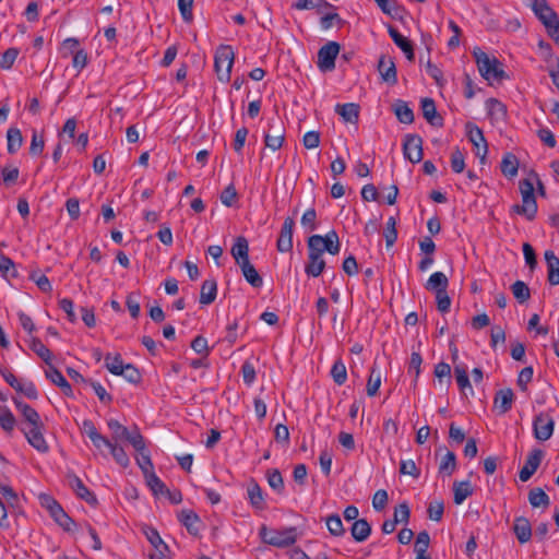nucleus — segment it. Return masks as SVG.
Segmentation results:
<instances>
[{
  "label": "nucleus",
  "instance_id": "1",
  "mask_svg": "<svg viewBox=\"0 0 559 559\" xmlns=\"http://www.w3.org/2000/svg\"><path fill=\"white\" fill-rule=\"evenodd\" d=\"M473 56L476 60L480 75L487 81L501 82L509 79L508 74L502 69L501 62L497 58H490L485 51L479 48L474 49Z\"/></svg>",
  "mask_w": 559,
  "mask_h": 559
},
{
  "label": "nucleus",
  "instance_id": "2",
  "mask_svg": "<svg viewBox=\"0 0 559 559\" xmlns=\"http://www.w3.org/2000/svg\"><path fill=\"white\" fill-rule=\"evenodd\" d=\"M519 189L522 197V204L512 205V212L525 216L528 221L536 217L538 205L534 194V180L528 178L522 179L519 182Z\"/></svg>",
  "mask_w": 559,
  "mask_h": 559
},
{
  "label": "nucleus",
  "instance_id": "3",
  "mask_svg": "<svg viewBox=\"0 0 559 559\" xmlns=\"http://www.w3.org/2000/svg\"><path fill=\"white\" fill-rule=\"evenodd\" d=\"M259 535L264 543L280 548L288 547L297 540L296 527L271 530L266 525H262Z\"/></svg>",
  "mask_w": 559,
  "mask_h": 559
},
{
  "label": "nucleus",
  "instance_id": "4",
  "mask_svg": "<svg viewBox=\"0 0 559 559\" xmlns=\"http://www.w3.org/2000/svg\"><path fill=\"white\" fill-rule=\"evenodd\" d=\"M235 53L229 45H221L214 56V69L217 79L227 83L230 80L231 69L234 66Z\"/></svg>",
  "mask_w": 559,
  "mask_h": 559
},
{
  "label": "nucleus",
  "instance_id": "5",
  "mask_svg": "<svg viewBox=\"0 0 559 559\" xmlns=\"http://www.w3.org/2000/svg\"><path fill=\"white\" fill-rule=\"evenodd\" d=\"M340 49L341 45L336 41H328L319 49L317 66L322 72L335 69V59Z\"/></svg>",
  "mask_w": 559,
  "mask_h": 559
},
{
  "label": "nucleus",
  "instance_id": "6",
  "mask_svg": "<svg viewBox=\"0 0 559 559\" xmlns=\"http://www.w3.org/2000/svg\"><path fill=\"white\" fill-rule=\"evenodd\" d=\"M555 429V420L546 413H539L534 417V437L539 441H547L551 438Z\"/></svg>",
  "mask_w": 559,
  "mask_h": 559
},
{
  "label": "nucleus",
  "instance_id": "7",
  "mask_svg": "<svg viewBox=\"0 0 559 559\" xmlns=\"http://www.w3.org/2000/svg\"><path fill=\"white\" fill-rule=\"evenodd\" d=\"M1 376L10 386L23 393L27 399L36 400L38 397L37 389L32 381L22 382L8 369H1Z\"/></svg>",
  "mask_w": 559,
  "mask_h": 559
},
{
  "label": "nucleus",
  "instance_id": "8",
  "mask_svg": "<svg viewBox=\"0 0 559 559\" xmlns=\"http://www.w3.org/2000/svg\"><path fill=\"white\" fill-rule=\"evenodd\" d=\"M403 154L411 163L423 159V139L418 134H406L403 142Z\"/></svg>",
  "mask_w": 559,
  "mask_h": 559
},
{
  "label": "nucleus",
  "instance_id": "9",
  "mask_svg": "<svg viewBox=\"0 0 559 559\" xmlns=\"http://www.w3.org/2000/svg\"><path fill=\"white\" fill-rule=\"evenodd\" d=\"M44 424L35 427H22L21 430L24 433L27 442L40 453H47L49 445L44 437Z\"/></svg>",
  "mask_w": 559,
  "mask_h": 559
},
{
  "label": "nucleus",
  "instance_id": "10",
  "mask_svg": "<svg viewBox=\"0 0 559 559\" xmlns=\"http://www.w3.org/2000/svg\"><path fill=\"white\" fill-rule=\"evenodd\" d=\"M285 139V130L280 120H271L269 122V130L264 135L265 146L276 151L283 145Z\"/></svg>",
  "mask_w": 559,
  "mask_h": 559
},
{
  "label": "nucleus",
  "instance_id": "11",
  "mask_svg": "<svg viewBox=\"0 0 559 559\" xmlns=\"http://www.w3.org/2000/svg\"><path fill=\"white\" fill-rule=\"evenodd\" d=\"M531 9L536 17L546 26L558 20V14L549 7L546 0H530Z\"/></svg>",
  "mask_w": 559,
  "mask_h": 559
},
{
  "label": "nucleus",
  "instance_id": "12",
  "mask_svg": "<svg viewBox=\"0 0 559 559\" xmlns=\"http://www.w3.org/2000/svg\"><path fill=\"white\" fill-rule=\"evenodd\" d=\"M544 457V451L540 449H534L527 455L524 466L519 472V478L521 481H527L539 467Z\"/></svg>",
  "mask_w": 559,
  "mask_h": 559
},
{
  "label": "nucleus",
  "instance_id": "13",
  "mask_svg": "<svg viewBox=\"0 0 559 559\" xmlns=\"http://www.w3.org/2000/svg\"><path fill=\"white\" fill-rule=\"evenodd\" d=\"M378 71L385 83L390 85L397 83V71L392 57L381 55L378 61Z\"/></svg>",
  "mask_w": 559,
  "mask_h": 559
},
{
  "label": "nucleus",
  "instance_id": "14",
  "mask_svg": "<svg viewBox=\"0 0 559 559\" xmlns=\"http://www.w3.org/2000/svg\"><path fill=\"white\" fill-rule=\"evenodd\" d=\"M295 227V221L292 217L284 219L280 237L276 242V248L280 252H289L293 250V231Z\"/></svg>",
  "mask_w": 559,
  "mask_h": 559
},
{
  "label": "nucleus",
  "instance_id": "15",
  "mask_svg": "<svg viewBox=\"0 0 559 559\" xmlns=\"http://www.w3.org/2000/svg\"><path fill=\"white\" fill-rule=\"evenodd\" d=\"M465 128L467 138L472 144L481 143V152L478 150V152H476V156L479 157L480 162L484 164L488 153V144L484 136L483 130L472 122H467Z\"/></svg>",
  "mask_w": 559,
  "mask_h": 559
},
{
  "label": "nucleus",
  "instance_id": "16",
  "mask_svg": "<svg viewBox=\"0 0 559 559\" xmlns=\"http://www.w3.org/2000/svg\"><path fill=\"white\" fill-rule=\"evenodd\" d=\"M12 401L17 411L21 413L24 423L27 425L26 427H38V425L44 424L38 412L34 407L16 397H13Z\"/></svg>",
  "mask_w": 559,
  "mask_h": 559
},
{
  "label": "nucleus",
  "instance_id": "17",
  "mask_svg": "<svg viewBox=\"0 0 559 559\" xmlns=\"http://www.w3.org/2000/svg\"><path fill=\"white\" fill-rule=\"evenodd\" d=\"M421 111L424 118L432 127H443V118L437 112L435 100L430 97L421 99Z\"/></svg>",
  "mask_w": 559,
  "mask_h": 559
},
{
  "label": "nucleus",
  "instance_id": "18",
  "mask_svg": "<svg viewBox=\"0 0 559 559\" xmlns=\"http://www.w3.org/2000/svg\"><path fill=\"white\" fill-rule=\"evenodd\" d=\"M69 485L74 490L78 497L85 500L88 504H96L97 498L96 496L88 490V488L83 484L81 478L76 475L72 474L68 476Z\"/></svg>",
  "mask_w": 559,
  "mask_h": 559
},
{
  "label": "nucleus",
  "instance_id": "19",
  "mask_svg": "<svg viewBox=\"0 0 559 559\" xmlns=\"http://www.w3.org/2000/svg\"><path fill=\"white\" fill-rule=\"evenodd\" d=\"M513 533L520 544H526L532 538V525L525 516L514 519Z\"/></svg>",
  "mask_w": 559,
  "mask_h": 559
},
{
  "label": "nucleus",
  "instance_id": "20",
  "mask_svg": "<svg viewBox=\"0 0 559 559\" xmlns=\"http://www.w3.org/2000/svg\"><path fill=\"white\" fill-rule=\"evenodd\" d=\"M544 258L547 264V280L550 285H559V258L552 250H546Z\"/></svg>",
  "mask_w": 559,
  "mask_h": 559
},
{
  "label": "nucleus",
  "instance_id": "21",
  "mask_svg": "<svg viewBox=\"0 0 559 559\" xmlns=\"http://www.w3.org/2000/svg\"><path fill=\"white\" fill-rule=\"evenodd\" d=\"M230 253L237 265L248 262L249 260V242L246 237L239 236L230 249Z\"/></svg>",
  "mask_w": 559,
  "mask_h": 559
},
{
  "label": "nucleus",
  "instance_id": "22",
  "mask_svg": "<svg viewBox=\"0 0 559 559\" xmlns=\"http://www.w3.org/2000/svg\"><path fill=\"white\" fill-rule=\"evenodd\" d=\"M179 521L187 528V531L193 535L198 536L200 533L201 520L199 515L191 510H182L179 514Z\"/></svg>",
  "mask_w": 559,
  "mask_h": 559
},
{
  "label": "nucleus",
  "instance_id": "23",
  "mask_svg": "<svg viewBox=\"0 0 559 559\" xmlns=\"http://www.w3.org/2000/svg\"><path fill=\"white\" fill-rule=\"evenodd\" d=\"M335 111L345 122L357 123L359 119V105L355 103L337 104Z\"/></svg>",
  "mask_w": 559,
  "mask_h": 559
},
{
  "label": "nucleus",
  "instance_id": "24",
  "mask_svg": "<svg viewBox=\"0 0 559 559\" xmlns=\"http://www.w3.org/2000/svg\"><path fill=\"white\" fill-rule=\"evenodd\" d=\"M46 377L57 386L61 389L64 395L72 396L73 391L70 383L62 376V373L55 368L53 366H49V369L46 371Z\"/></svg>",
  "mask_w": 559,
  "mask_h": 559
},
{
  "label": "nucleus",
  "instance_id": "25",
  "mask_svg": "<svg viewBox=\"0 0 559 559\" xmlns=\"http://www.w3.org/2000/svg\"><path fill=\"white\" fill-rule=\"evenodd\" d=\"M247 493L250 504L257 510H264L265 502L261 487L254 480H252L247 488Z\"/></svg>",
  "mask_w": 559,
  "mask_h": 559
},
{
  "label": "nucleus",
  "instance_id": "26",
  "mask_svg": "<svg viewBox=\"0 0 559 559\" xmlns=\"http://www.w3.org/2000/svg\"><path fill=\"white\" fill-rule=\"evenodd\" d=\"M350 534L356 542L361 543L370 536L371 526L366 519H358L353 523Z\"/></svg>",
  "mask_w": 559,
  "mask_h": 559
},
{
  "label": "nucleus",
  "instance_id": "27",
  "mask_svg": "<svg viewBox=\"0 0 559 559\" xmlns=\"http://www.w3.org/2000/svg\"><path fill=\"white\" fill-rule=\"evenodd\" d=\"M394 114L401 123L411 124L414 122V112L408 104L399 99L393 105Z\"/></svg>",
  "mask_w": 559,
  "mask_h": 559
},
{
  "label": "nucleus",
  "instance_id": "28",
  "mask_svg": "<svg viewBox=\"0 0 559 559\" xmlns=\"http://www.w3.org/2000/svg\"><path fill=\"white\" fill-rule=\"evenodd\" d=\"M513 391L511 389L499 390L495 396V406L501 414L509 412L512 407Z\"/></svg>",
  "mask_w": 559,
  "mask_h": 559
},
{
  "label": "nucleus",
  "instance_id": "29",
  "mask_svg": "<svg viewBox=\"0 0 559 559\" xmlns=\"http://www.w3.org/2000/svg\"><path fill=\"white\" fill-rule=\"evenodd\" d=\"M449 280L442 272H435L430 275L426 283V289L436 293L444 292L448 289Z\"/></svg>",
  "mask_w": 559,
  "mask_h": 559
},
{
  "label": "nucleus",
  "instance_id": "30",
  "mask_svg": "<svg viewBox=\"0 0 559 559\" xmlns=\"http://www.w3.org/2000/svg\"><path fill=\"white\" fill-rule=\"evenodd\" d=\"M241 270V273L246 281L254 288H259L263 285V280L260 276L259 272L255 270V267L248 262H243L242 264L238 265Z\"/></svg>",
  "mask_w": 559,
  "mask_h": 559
},
{
  "label": "nucleus",
  "instance_id": "31",
  "mask_svg": "<svg viewBox=\"0 0 559 559\" xmlns=\"http://www.w3.org/2000/svg\"><path fill=\"white\" fill-rule=\"evenodd\" d=\"M217 295V283L215 280H206L203 282L200 292V304L210 305L212 304Z\"/></svg>",
  "mask_w": 559,
  "mask_h": 559
},
{
  "label": "nucleus",
  "instance_id": "32",
  "mask_svg": "<svg viewBox=\"0 0 559 559\" xmlns=\"http://www.w3.org/2000/svg\"><path fill=\"white\" fill-rule=\"evenodd\" d=\"M453 500L455 504H462L465 499L473 495V487L469 480L453 483Z\"/></svg>",
  "mask_w": 559,
  "mask_h": 559
},
{
  "label": "nucleus",
  "instance_id": "33",
  "mask_svg": "<svg viewBox=\"0 0 559 559\" xmlns=\"http://www.w3.org/2000/svg\"><path fill=\"white\" fill-rule=\"evenodd\" d=\"M501 173L508 177L513 178L518 175L519 170V159L518 157L512 153H507L503 155L501 165H500Z\"/></svg>",
  "mask_w": 559,
  "mask_h": 559
},
{
  "label": "nucleus",
  "instance_id": "34",
  "mask_svg": "<svg viewBox=\"0 0 559 559\" xmlns=\"http://www.w3.org/2000/svg\"><path fill=\"white\" fill-rule=\"evenodd\" d=\"M325 267V261L322 255L308 254V262L305 272L308 276L318 277Z\"/></svg>",
  "mask_w": 559,
  "mask_h": 559
},
{
  "label": "nucleus",
  "instance_id": "35",
  "mask_svg": "<svg viewBox=\"0 0 559 559\" xmlns=\"http://www.w3.org/2000/svg\"><path fill=\"white\" fill-rule=\"evenodd\" d=\"M454 376L460 391L464 394H467L466 391H469L473 395L474 391L468 379L467 368L463 365L454 366Z\"/></svg>",
  "mask_w": 559,
  "mask_h": 559
},
{
  "label": "nucleus",
  "instance_id": "36",
  "mask_svg": "<svg viewBox=\"0 0 559 559\" xmlns=\"http://www.w3.org/2000/svg\"><path fill=\"white\" fill-rule=\"evenodd\" d=\"M528 502L533 508L547 509L550 506L549 496L539 487L530 490Z\"/></svg>",
  "mask_w": 559,
  "mask_h": 559
},
{
  "label": "nucleus",
  "instance_id": "37",
  "mask_svg": "<svg viewBox=\"0 0 559 559\" xmlns=\"http://www.w3.org/2000/svg\"><path fill=\"white\" fill-rule=\"evenodd\" d=\"M23 144V135L20 129L10 128L7 131V150L8 153L13 155L15 154Z\"/></svg>",
  "mask_w": 559,
  "mask_h": 559
},
{
  "label": "nucleus",
  "instance_id": "38",
  "mask_svg": "<svg viewBox=\"0 0 559 559\" xmlns=\"http://www.w3.org/2000/svg\"><path fill=\"white\" fill-rule=\"evenodd\" d=\"M456 469V455L452 451H447V453L441 457L438 466L439 474L443 476H451Z\"/></svg>",
  "mask_w": 559,
  "mask_h": 559
},
{
  "label": "nucleus",
  "instance_id": "39",
  "mask_svg": "<svg viewBox=\"0 0 559 559\" xmlns=\"http://www.w3.org/2000/svg\"><path fill=\"white\" fill-rule=\"evenodd\" d=\"M292 8L296 10L317 9L318 12H321L322 9H335V7L326 0H297L292 4Z\"/></svg>",
  "mask_w": 559,
  "mask_h": 559
},
{
  "label": "nucleus",
  "instance_id": "40",
  "mask_svg": "<svg viewBox=\"0 0 559 559\" xmlns=\"http://www.w3.org/2000/svg\"><path fill=\"white\" fill-rule=\"evenodd\" d=\"M107 426L111 431V438L114 443H118L119 441L126 440L129 437V429L120 424L117 419H109L107 421Z\"/></svg>",
  "mask_w": 559,
  "mask_h": 559
},
{
  "label": "nucleus",
  "instance_id": "41",
  "mask_svg": "<svg viewBox=\"0 0 559 559\" xmlns=\"http://www.w3.org/2000/svg\"><path fill=\"white\" fill-rule=\"evenodd\" d=\"M16 418L7 406H0V427L7 432L12 433L16 426Z\"/></svg>",
  "mask_w": 559,
  "mask_h": 559
},
{
  "label": "nucleus",
  "instance_id": "42",
  "mask_svg": "<svg viewBox=\"0 0 559 559\" xmlns=\"http://www.w3.org/2000/svg\"><path fill=\"white\" fill-rule=\"evenodd\" d=\"M321 245L324 251H328L333 255L337 254L340 252L341 243L336 231L331 230L323 236V242H321Z\"/></svg>",
  "mask_w": 559,
  "mask_h": 559
},
{
  "label": "nucleus",
  "instance_id": "43",
  "mask_svg": "<svg viewBox=\"0 0 559 559\" xmlns=\"http://www.w3.org/2000/svg\"><path fill=\"white\" fill-rule=\"evenodd\" d=\"M380 385H381V372L378 369V367L376 365H373L370 369V376H369V379L367 382V388H366L367 394L369 396H374L378 393Z\"/></svg>",
  "mask_w": 559,
  "mask_h": 559
},
{
  "label": "nucleus",
  "instance_id": "44",
  "mask_svg": "<svg viewBox=\"0 0 559 559\" xmlns=\"http://www.w3.org/2000/svg\"><path fill=\"white\" fill-rule=\"evenodd\" d=\"M331 377L337 385H342L346 382L347 370H346V366L342 361V359H337L334 361V364L331 368Z\"/></svg>",
  "mask_w": 559,
  "mask_h": 559
},
{
  "label": "nucleus",
  "instance_id": "45",
  "mask_svg": "<svg viewBox=\"0 0 559 559\" xmlns=\"http://www.w3.org/2000/svg\"><path fill=\"white\" fill-rule=\"evenodd\" d=\"M514 298L520 302L524 304L531 298V290L523 281H516L511 286Z\"/></svg>",
  "mask_w": 559,
  "mask_h": 559
},
{
  "label": "nucleus",
  "instance_id": "46",
  "mask_svg": "<svg viewBox=\"0 0 559 559\" xmlns=\"http://www.w3.org/2000/svg\"><path fill=\"white\" fill-rule=\"evenodd\" d=\"M325 524L329 532L333 536H343L345 534V528L343 526L341 516L338 514H331L325 518Z\"/></svg>",
  "mask_w": 559,
  "mask_h": 559
},
{
  "label": "nucleus",
  "instance_id": "47",
  "mask_svg": "<svg viewBox=\"0 0 559 559\" xmlns=\"http://www.w3.org/2000/svg\"><path fill=\"white\" fill-rule=\"evenodd\" d=\"M0 273L7 280L17 277L13 260L4 254H0Z\"/></svg>",
  "mask_w": 559,
  "mask_h": 559
},
{
  "label": "nucleus",
  "instance_id": "48",
  "mask_svg": "<svg viewBox=\"0 0 559 559\" xmlns=\"http://www.w3.org/2000/svg\"><path fill=\"white\" fill-rule=\"evenodd\" d=\"M31 349L36 353L47 365H50L52 355L51 352L43 344V342L37 337H32Z\"/></svg>",
  "mask_w": 559,
  "mask_h": 559
},
{
  "label": "nucleus",
  "instance_id": "49",
  "mask_svg": "<svg viewBox=\"0 0 559 559\" xmlns=\"http://www.w3.org/2000/svg\"><path fill=\"white\" fill-rule=\"evenodd\" d=\"M444 512V503L441 499L431 500L427 508L428 518L432 521L440 522Z\"/></svg>",
  "mask_w": 559,
  "mask_h": 559
},
{
  "label": "nucleus",
  "instance_id": "50",
  "mask_svg": "<svg viewBox=\"0 0 559 559\" xmlns=\"http://www.w3.org/2000/svg\"><path fill=\"white\" fill-rule=\"evenodd\" d=\"M386 247H392L397 239L396 219L394 216H390L386 221V225L383 231Z\"/></svg>",
  "mask_w": 559,
  "mask_h": 559
},
{
  "label": "nucleus",
  "instance_id": "51",
  "mask_svg": "<svg viewBox=\"0 0 559 559\" xmlns=\"http://www.w3.org/2000/svg\"><path fill=\"white\" fill-rule=\"evenodd\" d=\"M105 361H106V364H105L106 368L112 374L119 376L120 373L123 372V367L126 364H123V360L119 354H117L115 356H111L110 354H108L105 357Z\"/></svg>",
  "mask_w": 559,
  "mask_h": 559
},
{
  "label": "nucleus",
  "instance_id": "52",
  "mask_svg": "<svg viewBox=\"0 0 559 559\" xmlns=\"http://www.w3.org/2000/svg\"><path fill=\"white\" fill-rule=\"evenodd\" d=\"M145 479L147 486L155 496L165 493L167 487L154 472L146 474Z\"/></svg>",
  "mask_w": 559,
  "mask_h": 559
},
{
  "label": "nucleus",
  "instance_id": "53",
  "mask_svg": "<svg viewBox=\"0 0 559 559\" xmlns=\"http://www.w3.org/2000/svg\"><path fill=\"white\" fill-rule=\"evenodd\" d=\"M266 478L270 487L277 492H283L284 490V480L281 472L276 468L269 469L266 473Z\"/></svg>",
  "mask_w": 559,
  "mask_h": 559
},
{
  "label": "nucleus",
  "instance_id": "54",
  "mask_svg": "<svg viewBox=\"0 0 559 559\" xmlns=\"http://www.w3.org/2000/svg\"><path fill=\"white\" fill-rule=\"evenodd\" d=\"M20 50L15 47L8 48L1 56L0 68L2 70H10L14 64Z\"/></svg>",
  "mask_w": 559,
  "mask_h": 559
},
{
  "label": "nucleus",
  "instance_id": "55",
  "mask_svg": "<svg viewBox=\"0 0 559 559\" xmlns=\"http://www.w3.org/2000/svg\"><path fill=\"white\" fill-rule=\"evenodd\" d=\"M345 21L335 12H329L321 16L320 25L323 29H330L332 26H343Z\"/></svg>",
  "mask_w": 559,
  "mask_h": 559
},
{
  "label": "nucleus",
  "instance_id": "56",
  "mask_svg": "<svg viewBox=\"0 0 559 559\" xmlns=\"http://www.w3.org/2000/svg\"><path fill=\"white\" fill-rule=\"evenodd\" d=\"M110 453L115 461L122 467H127L130 464V460L124 449L118 443H114L109 447Z\"/></svg>",
  "mask_w": 559,
  "mask_h": 559
},
{
  "label": "nucleus",
  "instance_id": "57",
  "mask_svg": "<svg viewBox=\"0 0 559 559\" xmlns=\"http://www.w3.org/2000/svg\"><path fill=\"white\" fill-rule=\"evenodd\" d=\"M430 544V536L427 531H421L417 534L415 545H414V551L415 554H425L427 555V550L429 548Z\"/></svg>",
  "mask_w": 559,
  "mask_h": 559
},
{
  "label": "nucleus",
  "instance_id": "58",
  "mask_svg": "<svg viewBox=\"0 0 559 559\" xmlns=\"http://www.w3.org/2000/svg\"><path fill=\"white\" fill-rule=\"evenodd\" d=\"M301 226L307 231H313L317 229V212L313 207L308 209L301 216Z\"/></svg>",
  "mask_w": 559,
  "mask_h": 559
},
{
  "label": "nucleus",
  "instance_id": "59",
  "mask_svg": "<svg viewBox=\"0 0 559 559\" xmlns=\"http://www.w3.org/2000/svg\"><path fill=\"white\" fill-rule=\"evenodd\" d=\"M126 441L130 442V444L140 453L145 450L144 438L138 428H134L133 431H129V437L126 438Z\"/></svg>",
  "mask_w": 559,
  "mask_h": 559
},
{
  "label": "nucleus",
  "instance_id": "60",
  "mask_svg": "<svg viewBox=\"0 0 559 559\" xmlns=\"http://www.w3.org/2000/svg\"><path fill=\"white\" fill-rule=\"evenodd\" d=\"M400 473L402 475H409L416 479L420 476V471L413 460H402L400 463Z\"/></svg>",
  "mask_w": 559,
  "mask_h": 559
},
{
  "label": "nucleus",
  "instance_id": "61",
  "mask_svg": "<svg viewBox=\"0 0 559 559\" xmlns=\"http://www.w3.org/2000/svg\"><path fill=\"white\" fill-rule=\"evenodd\" d=\"M451 168L456 174L462 173L465 168L464 154L459 147H455L451 154Z\"/></svg>",
  "mask_w": 559,
  "mask_h": 559
},
{
  "label": "nucleus",
  "instance_id": "62",
  "mask_svg": "<svg viewBox=\"0 0 559 559\" xmlns=\"http://www.w3.org/2000/svg\"><path fill=\"white\" fill-rule=\"evenodd\" d=\"M323 236L312 235L308 238V254L323 255L322 249Z\"/></svg>",
  "mask_w": 559,
  "mask_h": 559
},
{
  "label": "nucleus",
  "instance_id": "63",
  "mask_svg": "<svg viewBox=\"0 0 559 559\" xmlns=\"http://www.w3.org/2000/svg\"><path fill=\"white\" fill-rule=\"evenodd\" d=\"M486 104L489 115L496 116L497 118H503L506 116V106L500 100L496 98H489Z\"/></svg>",
  "mask_w": 559,
  "mask_h": 559
},
{
  "label": "nucleus",
  "instance_id": "64",
  "mask_svg": "<svg viewBox=\"0 0 559 559\" xmlns=\"http://www.w3.org/2000/svg\"><path fill=\"white\" fill-rule=\"evenodd\" d=\"M241 374L243 382L250 386L255 381V368L252 362L246 360L241 366Z\"/></svg>",
  "mask_w": 559,
  "mask_h": 559
}]
</instances>
